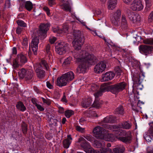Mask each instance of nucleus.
Here are the masks:
<instances>
[{"label":"nucleus","instance_id":"obj_1","mask_svg":"<svg viewBox=\"0 0 153 153\" xmlns=\"http://www.w3.org/2000/svg\"><path fill=\"white\" fill-rule=\"evenodd\" d=\"M73 35L74 39L73 45L75 49L73 55L76 59L75 61L80 64L76 69V72L79 73H85L89 65H94L98 61L97 57L94 55L90 54L85 51H79L84 42L83 36L81 32L75 30Z\"/></svg>","mask_w":153,"mask_h":153},{"label":"nucleus","instance_id":"obj_2","mask_svg":"<svg viewBox=\"0 0 153 153\" xmlns=\"http://www.w3.org/2000/svg\"><path fill=\"white\" fill-rule=\"evenodd\" d=\"M18 74L19 77L24 79L27 83L31 82L33 79L34 73L33 71L31 70L22 68L19 70Z\"/></svg>","mask_w":153,"mask_h":153},{"label":"nucleus","instance_id":"obj_3","mask_svg":"<svg viewBox=\"0 0 153 153\" xmlns=\"http://www.w3.org/2000/svg\"><path fill=\"white\" fill-rule=\"evenodd\" d=\"M117 136L119 135L120 137L117 136V139L124 143H129L132 139L131 134L127 133L125 130L122 129H118L115 131Z\"/></svg>","mask_w":153,"mask_h":153},{"label":"nucleus","instance_id":"obj_4","mask_svg":"<svg viewBox=\"0 0 153 153\" xmlns=\"http://www.w3.org/2000/svg\"><path fill=\"white\" fill-rule=\"evenodd\" d=\"M27 62V59L26 56L22 53H20L17 55L15 59L13 60V66L14 69H16L19 65L24 64Z\"/></svg>","mask_w":153,"mask_h":153},{"label":"nucleus","instance_id":"obj_5","mask_svg":"<svg viewBox=\"0 0 153 153\" xmlns=\"http://www.w3.org/2000/svg\"><path fill=\"white\" fill-rule=\"evenodd\" d=\"M126 85V83L124 82L112 85L111 93L114 94H118L124 89Z\"/></svg>","mask_w":153,"mask_h":153},{"label":"nucleus","instance_id":"obj_6","mask_svg":"<svg viewBox=\"0 0 153 153\" xmlns=\"http://www.w3.org/2000/svg\"><path fill=\"white\" fill-rule=\"evenodd\" d=\"M144 78V76L142 73L136 71L133 74L132 77L134 85L135 86H137L138 85H140Z\"/></svg>","mask_w":153,"mask_h":153},{"label":"nucleus","instance_id":"obj_7","mask_svg":"<svg viewBox=\"0 0 153 153\" xmlns=\"http://www.w3.org/2000/svg\"><path fill=\"white\" fill-rule=\"evenodd\" d=\"M67 48V44L64 42H60L56 47V51L59 55H63L66 53Z\"/></svg>","mask_w":153,"mask_h":153},{"label":"nucleus","instance_id":"obj_8","mask_svg":"<svg viewBox=\"0 0 153 153\" xmlns=\"http://www.w3.org/2000/svg\"><path fill=\"white\" fill-rule=\"evenodd\" d=\"M143 8L141 0H134L131 4V8L134 11H139L142 10Z\"/></svg>","mask_w":153,"mask_h":153},{"label":"nucleus","instance_id":"obj_9","mask_svg":"<svg viewBox=\"0 0 153 153\" xmlns=\"http://www.w3.org/2000/svg\"><path fill=\"white\" fill-rule=\"evenodd\" d=\"M50 25L49 24H41L39 27V29L37 32L38 36H44L47 32L49 29Z\"/></svg>","mask_w":153,"mask_h":153},{"label":"nucleus","instance_id":"obj_10","mask_svg":"<svg viewBox=\"0 0 153 153\" xmlns=\"http://www.w3.org/2000/svg\"><path fill=\"white\" fill-rule=\"evenodd\" d=\"M39 42V38L36 37L32 39L31 44L30 46V48H31L35 55L37 54V51L38 48V44Z\"/></svg>","mask_w":153,"mask_h":153},{"label":"nucleus","instance_id":"obj_11","mask_svg":"<svg viewBox=\"0 0 153 153\" xmlns=\"http://www.w3.org/2000/svg\"><path fill=\"white\" fill-rule=\"evenodd\" d=\"M106 66V64L104 61H101L95 66L94 71L97 74L102 73L105 70Z\"/></svg>","mask_w":153,"mask_h":153},{"label":"nucleus","instance_id":"obj_12","mask_svg":"<svg viewBox=\"0 0 153 153\" xmlns=\"http://www.w3.org/2000/svg\"><path fill=\"white\" fill-rule=\"evenodd\" d=\"M36 65H34V69L35 70L36 76L39 79H42L45 76V72L44 70L37 67Z\"/></svg>","mask_w":153,"mask_h":153},{"label":"nucleus","instance_id":"obj_13","mask_svg":"<svg viewBox=\"0 0 153 153\" xmlns=\"http://www.w3.org/2000/svg\"><path fill=\"white\" fill-rule=\"evenodd\" d=\"M140 52L142 53L147 55L151 53V46L141 45L139 47Z\"/></svg>","mask_w":153,"mask_h":153},{"label":"nucleus","instance_id":"obj_14","mask_svg":"<svg viewBox=\"0 0 153 153\" xmlns=\"http://www.w3.org/2000/svg\"><path fill=\"white\" fill-rule=\"evenodd\" d=\"M115 76V74L113 72H107L102 75L101 82H105L112 79Z\"/></svg>","mask_w":153,"mask_h":153},{"label":"nucleus","instance_id":"obj_15","mask_svg":"<svg viewBox=\"0 0 153 153\" xmlns=\"http://www.w3.org/2000/svg\"><path fill=\"white\" fill-rule=\"evenodd\" d=\"M68 82L63 74L61 77H58L56 80V85L59 87L65 86Z\"/></svg>","mask_w":153,"mask_h":153},{"label":"nucleus","instance_id":"obj_16","mask_svg":"<svg viewBox=\"0 0 153 153\" xmlns=\"http://www.w3.org/2000/svg\"><path fill=\"white\" fill-rule=\"evenodd\" d=\"M131 123L128 121H126L120 123L118 125L114 126V128L117 129L123 128L126 129H130L131 128Z\"/></svg>","mask_w":153,"mask_h":153},{"label":"nucleus","instance_id":"obj_17","mask_svg":"<svg viewBox=\"0 0 153 153\" xmlns=\"http://www.w3.org/2000/svg\"><path fill=\"white\" fill-rule=\"evenodd\" d=\"M73 140L71 135H69L67 136V138L63 140L62 144L63 147L65 149L68 148Z\"/></svg>","mask_w":153,"mask_h":153},{"label":"nucleus","instance_id":"obj_18","mask_svg":"<svg viewBox=\"0 0 153 153\" xmlns=\"http://www.w3.org/2000/svg\"><path fill=\"white\" fill-rule=\"evenodd\" d=\"M78 143L81 142L80 145L83 149L86 150L88 148H89L91 145L83 137H81L79 138Z\"/></svg>","mask_w":153,"mask_h":153},{"label":"nucleus","instance_id":"obj_19","mask_svg":"<svg viewBox=\"0 0 153 153\" xmlns=\"http://www.w3.org/2000/svg\"><path fill=\"white\" fill-rule=\"evenodd\" d=\"M93 145L94 147L97 148H103V147H104L105 146V142L102 140H101L100 141H98L97 140H95L94 141V143H93ZM102 150L101 151V152H103V150H102ZM103 149H104V148H103ZM110 150V149L107 148V149L106 150V152H105V153H107L106 152H107V151H109Z\"/></svg>","mask_w":153,"mask_h":153},{"label":"nucleus","instance_id":"obj_20","mask_svg":"<svg viewBox=\"0 0 153 153\" xmlns=\"http://www.w3.org/2000/svg\"><path fill=\"white\" fill-rule=\"evenodd\" d=\"M35 65H37V67L41 68H44L47 70L49 69V66L46 60L44 59H41L39 63H36Z\"/></svg>","mask_w":153,"mask_h":153},{"label":"nucleus","instance_id":"obj_21","mask_svg":"<svg viewBox=\"0 0 153 153\" xmlns=\"http://www.w3.org/2000/svg\"><path fill=\"white\" fill-rule=\"evenodd\" d=\"M128 17L130 20L134 23L140 20V15L137 14H134L133 13H129L128 14Z\"/></svg>","mask_w":153,"mask_h":153},{"label":"nucleus","instance_id":"obj_22","mask_svg":"<svg viewBox=\"0 0 153 153\" xmlns=\"http://www.w3.org/2000/svg\"><path fill=\"white\" fill-rule=\"evenodd\" d=\"M117 136H115L113 134L107 133L105 134L103 136V139L106 141L113 142L116 140Z\"/></svg>","mask_w":153,"mask_h":153},{"label":"nucleus","instance_id":"obj_23","mask_svg":"<svg viewBox=\"0 0 153 153\" xmlns=\"http://www.w3.org/2000/svg\"><path fill=\"white\" fill-rule=\"evenodd\" d=\"M121 27L123 29L126 30L128 28V24L127 19L125 15H122Z\"/></svg>","mask_w":153,"mask_h":153},{"label":"nucleus","instance_id":"obj_24","mask_svg":"<svg viewBox=\"0 0 153 153\" xmlns=\"http://www.w3.org/2000/svg\"><path fill=\"white\" fill-rule=\"evenodd\" d=\"M67 80L68 82L72 80L74 78L75 75L72 71H70L63 74Z\"/></svg>","mask_w":153,"mask_h":153},{"label":"nucleus","instance_id":"obj_25","mask_svg":"<svg viewBox=\"0 0 153 153\" xmlns=\"http://www.w3.org/2000/svg\"><path fill=\"white\" fill-rule=\"evenodd\" d=\"M112 85L108 86L107 83H105L102 84L100 88V90L103 92L105 91H110L111 92Z\"/></svg>","mask_w":153,"mask_h":153},{"label":"nucleus","instance_id":"obj_26","mask_svg":"<svg viewBox=\"0 0 153 153\" xmlns=\"http://www.w3.org/2000/svg\"><path fill=\"white\" fill-rule=\"evenodd\" d=\"M92 102V99L91 98L89 97L85 101H82L81 104L82 107L87 108L91 106Z\"/></svg>","mask_w":153,"mask_h":153},{"label":"nucleus","instance_id":"obj_27","mask_svg":"<svg viewBox=\"0 0 153 153\" xmlns=\"http://www.w3.org/2000/svg\"><path fill=\"white\" fill-rule=\"evenodd\" d=\"M103 102L102 100L98 99H95V101L92 105L93 107L99 108L103 104Z\"/></svg>","mask_w":153,"mask_h":153},{"label":"nucleus","instance_id":"obj_28","mask_svg":"<svg viewBox=\"0 0 153 153\" xmlns=\"http://www.w3.org/2000/svg\"><path fill=\"white\" fill-rule=\"evenodd\" d=\"M16 106L18 109L22 112H24L26 110V107L22 102L19 101L17 102Z\"/></svg>","mask_w":153,"mask_h":153},{"label":"nucleus","instance_id":"obj_29","mask_svg":"<svg viewBox=\"0 0 153 153\" xmlns=\"http://www.w3.org/2000/svg\"><path fill=\"white\" fill-rule=\"evenodd\" d=\"M117 3V0H109L108 8L109 10H113L115 8Z\"/></svg>","mask_w":153,"mask_h":153},{"label":"nucleus","instance_id":"obj_30","mask_svg":"<svg viewBox=\"0 0 153 153\" xmlns=\"http://www.w3.org/2000/svg\"><path fill=\"white\" fill-rule=\"evenodd\" d=\"M115 120V117L112 115L105 117L103 120L105 123H114Z\"/></svg>","mask_w":153,"mask_h":153},{"label":"nucleus","instance_id":"obj_31","mask_svg":"<svg viewBox=\"0 0 153 153\" xmlns=\"http://www.w3.org/2000/svg\"><path fill=\"white\" fill-rule=\"evenodd\" d=\"M125 150L124 147L123 145H120L113 149L114 153H123Z\"/></svg>","mask_w":153,"mask_h":153},{"label":"nucleus","instance_id":"obj_32","mask_svg":"<svg viewBox=\"0 0 153 153\" xmlns=\"http://www.w3.org/2000/svg\"><path fill=\"white\" fill-rule=\"evenodd\" d=\"M103 131V128L100 126H97L95 127L93 130V133L94 134L97 135H101L102 134Z\"/></svg>","mask_w":153,"mask_h":153},{"label":"nucleus","instance_id":"obj_33","mask_svg":"<svg viewBox=\"0 0 153 153\" xmlns=\"http://www.w3.org/2000/svg\"><path fill=\"white\" fill-rule=\"evenodd\" d=\"M25 7L27 10L30 11L33 7V5L31 1H27L25 3Z\"/></svg>","mask_w":153,"mask_h":153},{"label":"nucleus","instance_id":"obj_34","mask_svg":"<svg viewBox=\"0 0 153 153\" xmlns=\"http://www.w3.org/2000/svg\"><path fill=\"white\" fill-rule=\"evenodd\" d=\"M115 113L116 114L123 115L124 113V109L122 106H120L117 108L116 109Z\"/></svg>","mask_w":153,"mask_h":153},{"label":"nucleus","instance_id":"obj_35","mask_svg":"<svg viewBox=\"0 0 153 153\" xmlns=\"http://www.w3.org/2000/svg\"><path fill=\"white\" fill-rule=\"evenodd\" d=\"M119 19L115 17H112L111 19L112 24L115 26H118L120 25Z\"/></svg>","mask_w":153,"mask_h":153},{"label":"nucleus","instance_id":"obj_36","mask_svg":"<svg viewBox=\"0 0 153 153\" xmlns=\"http://www.w3.org/2000/svg\"><path fill=\"white\" fill-rule=\"evenodd\" d=\"M61 6L62 9L66 11H68L69 12L71 11V8L68 4L65 3L62 5H61Z\"/></svg>","mask_w":153,"mask_h":153},{"label":"nucleus","instance_id":"obj_37","mask_svg":"<svg viewBox=\"0 0 153 153\" xmlns=\"http://www.w3.org/2000/svg\"><path fill=\"white\" fill-rule=\"evenodd\" d=\"M53 31L55 33H57L58 36H60L63 33V31L61 29H59L58 27L53 28Z\"/></svg>","mask_w":153,"mask_h":153},{"label":"nucleus","instance_id":"obj_38","mask_svg":"<svg viewBox=\"0 0 153 153\" xmlns=\"http://www.w3.org/2000/svg\"><path fill=\"white\" fill-rule=\"evenodd\" d=\"M144 44L149 45H153V38L147 39L143 40Z\"/></svg>","mask_w":153,"mask_h":153},{"label":"nucleus","instance_id":"obj_39","mask_svg":"<svg viewBox=\"0 0 153 153\" xmlns=\"http://www.w3.org/2000/svg\"><path fill=\"white\" fill-rule=\"evenodd\" d=\"M74 114V112L72 110H67L65 111V114L67 118H69Z\"/></svg>","mask_w":153,"mask_h":153},{"label":"nucleus","instance_id":"obj_40","mask_svg":"<svg viewBox=\"0 0 153 153\" xmlns=\"http://www.w3.org/2000/svg\"><path fill=\"white\" fill-rule=\"evenodd\" d=\"M22 131L24 134L26 133L27 130V124L24 122H23L22 125Z\"/></svg>","mask_w":153,"mask_h":153},{"label":"nucleus","instance_id":"obj_41","mask_svg":"<svg viewBox=\"0 0 153 153\" xmlns=\"http://www.w3.org/2000/svg\"><path fill=\"white\" fill-rule=\"evenodd\" d=\"M16 23L19 26L22 27H25L27 26L26 24L22 20H17Z\"/></svg>","mask_w":153,"mask_h":153},{"label":"nucleus","instance_id":"obj_42","mask_svg":"<svg viewBox=\"0 0 153 153\" xmlns=\"http://www.w3.org/2000/svg\"><path fill=\"white\" fill-rule=\"evenodd\" d=\"M99 89V86L96 84H93L91 86L90 90L93 91H97Z\"/></svg>","mask_w":153,"mask_h":153},{"label":"nucleus","instance_id":"obj_43","mask_svg":"<svg viewBox=\"0 0 153 153\" xmlns=\"http://www.w3.org/2000/svg\"><path fill=\"white\" fill-rule=\"evenodd\" d=\"M72 60V57L69 56L65 59L63 63L65 65H68L70 64Z\"/></svg>","mask_w":153,"mask_h":153},{"label":"nucleus","instance_id":"obj_44","mask_svg":"<svg viewBox=\"0 0 153 153\" xmlns=\"http://www.w3.org/2000/svg\"><path fill=\"white\" fill-rule=\"evenodd\" d=\"M115 71L116 73L118 75H120L122 73V71L119 67H117L115 68Z\"/></svg>","mask_w":153,"mask_h":153},{"label":"nucleus","instance_id":"obj_45","mask_svg":"<svg viewBox=\"0 0 153 153\" xmlns=\"http://www.w3.org/2000/svg\"><path fill=\"white\" fill-rule=\"evenodd\" d=\"M148 22L149 23L153 22V11L150 13L149 16Z\"/></svg>","mask_w":153,"mask_h":153},{"label":"nucleus","instance_id":"obj_46","mask_svg":"<svg viewBox=\"0 0 153 153\" xmlns=\"http://www.w3.org/2000/svg\"><path fill=\"white\" fill-rule=\"evenodd\" d=\"M121 12L120 10H118L115 13H114V15L113 17L119 19L121 15Z\"/></svg>","mask_w":153,"mask_h":153},{"label":"nucleus","instance_id":"obj_47","mask_svg":"<svg viewBox=\"0 0 153 153\" xmlns=\"http://www.w3.org/2000/svg\"><path fill=\"white\" fill-rule=\"evenodd\" d=\"M146 2V5L147 7H151L153 3L152 0H145Z\"/></svg>","mask_w":153,"mask_h":153},{"label":"nucleus","instance_id":"obj_48","mask_svg":"<svg viewBox=\"0 0 153 153\" xmlns=\"http://www.w3.org/2000/svg\"><path fill=\"white\" fill-rule=\"evenodd\" d=\"M43 103L46 104L48 105H50L51 103L50 100L49 99H45L43 97L41 98Z\"/></svg>","mask_w":153,"mask_h":153},{"label":"nucleus","instance_id":"obj_49","mask_svg":"<svg viewBox=\"0 0 153 153\" xmlns=\"http://www.w3.org/2000/svg\"><path fill=\"white\" fill-rule=\"evenodd\" d=\"M95 111H89L87 114V116L88 117H97V115H95Z\"/></svg>","mask_w":153,"mask_h":153},{"label":"nucleus","instance_id":"obj_50","mask_svg":"<svg viewBox=\"0 0 153 153\" xmlns=\"http://www.w3.org/2000/svg\"><path fill=\"white\" fill-rule=\"evenodd\" d=\"M102 93L101 91L100 90L95 93L94 94V95L95 97V99H98V97L102 95Z\"/></svg>","mask_w":153,"mask_h":153},{"label":"nucleus","instance_id":"obj_51","mask_svg":"<svg viewBox=\"0 0 153 153\" xmlns=\"http://www.w3.org/2000/svg\"><path fill=\"white\" fill-rule=\"evenodd\" d=\"M76 130L82 133H84L85 132V128H82L79 126H76Z\"/></svg>","mask_w":153,"mask_h":153},{"label":"nucleus","instance_id":"obj_52","mask_svg":"<svg viewBox=\"0 0 153 153\" xmlns=\"http://www.w3.org/2000/svg\"><path fill=\"white\" fill-rule=\"evenodd\" d=\"M83 137L85 138L89 141L92 142L93 141V138L91 136L86 135L84 136Z\"/></svg>","mask_w":153,"mask_h":153},{"label":"nucleus","instance_id":"obj_53","mask_svg":"<svg viewBox=\"0 0 153 153\" xmlns=\"http://www.w3.org/2000/svg\"><path fill=\"white\" fill-rule=\"evenodd\" d=\"M37 109L40 111H43L44 110V108L42 107L40 105L38 104H36V106Z\"/></svg>","mask_w":153,"mask_h":153},{"label":"nucleus","instance_id":"obj_54","mask_svg":"<svg viewBox=\"0 0 153 153\" xmlns=\"http://www.w3.org/2000/svg\"><path fill=\"white\" fill-rule=\"evenodd\" d=\"M43 10L46 12L48 16L50 14V10L48 7L45 6L43 8Z\"/></svg>","mask_w":153,"mask_h":153},{"label":"nucleus","instance_id":"obj_55","mask_svg":"<svg viewBox=\"0 0 153 153\" xmlns=\"http://www.w3.org/2000/svg\"><path fill=\"white\" fill-rule=\"evenodd\" d=\"M148 133L152 136H153V126H150V127L148 130Z\"/></svg>","mask_w":153,"mask_h":153},{"label":"nucleus","instance_id":"obj_56","mask_svg":"<svg viewBox=\"0 0 153 153\" xmlns=\"http://www.w3.org/2000/svg\"><path fill=\"white\" fill-rule=\"evenodd\" d=\"M56 40V38L55 37H51L49 39V41L51 43L53 44Z\"/></svg>","mask_w":153,"mask_h":153},{"label":"nucleus","instance_id":"obj_57","mask_svg":"<svg viewBox=\"0 0 153 153\" xmlns=\"http://www.w3.org/2000/svg\"><path fill=\"white\" fill-rule=\"evenodd\" d=\"M63 33H66L68 30V27L67 25H64L63 26V28L61 30Z\"/></svg>","mask_w":153,"mask_h":153},{"label":"nucleus","instance_id":"obj_58","mask_svg":"<svg viewBox=\"0 0 153 153\" xmlns=\"http://www.w3.org/2000/svg\"><path fill=\"white\" fill-rule=\"evenodd\" d=\"M22 45L24 46H25L27 44V38H25L23 39V41L22 42Z\"/></svg>","mask_w":153,"mask_h":153},{"label":"nucleus","instance_id":"obj_59","mask_svg":"<svg viewBox=\"0 0 153 153\" xmlns=\"http://www.w3.org/2000/svg\"><path fill=\"white\" fill-rule=\"evenodd\" d=\"M55 0H48V4L50 6H52L54 4Z\"/></svg>","mask_w":153,"mask_h":153},{"label":"nucleus","instance_id":"obj_60","mask_svg":"<svg viewBox=\"0 0 153 153\" xmlns=\"http://www.w3.org/2000/svg\"><path fill=\"white\" fill-rule=\"evenodd\" d=\"M50 45L49 44L47 45L46 46V51L47 53L50 54Z\"/></svg>","mask_w":153,"mask_h":153},{"label":"nucleus","instance_id":"obj_61","mask_svg":"<svg viewBox=\"0 0 153 153\" xmlns=\"http://www.w3.org/2000/svg\"><path fill=\"white\" fill-rule=\"evenodd\" d=\"M61 100L62 102H64L66 103L67 102V100H66V96L65 95V93H64L63 97L61 99Z\"/></svg>","mask_w":153,"mask_h":153},{"label":"nucleus","instance_id":"obj_62","mask_svg":"<svg viewBox=\"0 0 153 153\" xmlns=\"http://www.w3.org/2000/svg\"><path fill=\"white\" fill-rule=\"evenodd\" d=\"M22 31V29L21 27H18L16 30V31L18 34H20Z\"/></svg>","mask_w":153,"mask_h":153},{"label":"nucleus","instance_id":"obj_63","mask_svg":"<svg viewBox=\"0 0 153 153\" xmlns=\"http://www.w3.org/2000/svg\"><path fill=\"white\" fill-rule=\"evenodd\" d=\"M47 87L50 88L52 89L53 88V86L51 85V84L49 82H46Z\"/></svg>","mask_w":153,"mask_h":153},{"label":"nucleus","instance_id":"obj_64","mask_svg":"<svg viewBox=\"0 0 153 153\" xmlns=\"http://www.w3.org/2000/svg\"><path fill=\"white\" fill-rule=\"evenodd\" d=\"M12 53L13 54H17V51L15 47H13L12 49Z\"/></svg>","mask_w":153,"mask_h":153}]
</instances>
